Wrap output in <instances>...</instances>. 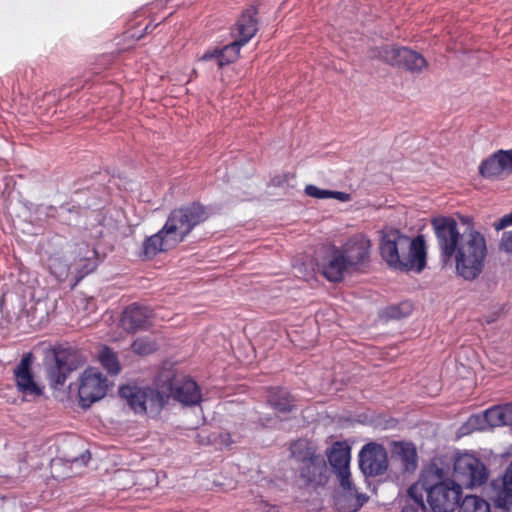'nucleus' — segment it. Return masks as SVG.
Returning <instances> with one entry per match:
<instances>
[{
	"instance_id": "nucleus-1",
	"label": "nucleus",
	"mask_w": 512,
	"mask_h": 512,
	"mask_svg": "<svg viewBox=\"0 0 512 512\" xmlns=\"http://www.w3.org/2000/svg\"><path fill=\"white\" fill-rule=\"evenodd\" d=\"M440 257L443 262H455L457 275L472 281L483 271L487 257L486 239L479 231L467 229L460 233L457 221L439 216L431 221Z\"/></svg>"
},
{
	"instance_id": "nucleus-2",
	"label": "nucleus",
	"mask_w": 512,
	"mask_h": 512,
	"mask_svg": "<svg viewBox=\"0 0 512 512\" xmlns=\"http://www.w3.org/2000/svg\"><path fill=\"white\" fill-rule=\"evenodd\" d=\"M119 395L135 413L151 417L160 414L170 397L186 406L200 404L202 397L197 383L186 377L173 380L167 377V383L157 384L156 387L122 386Z\"/></svg>"
},
{
	"instance_id": "nucleus-3",
	"label": "nucleus",
	"mask_w": 512,
	"mask_h": 512,
	"mask_svg": "<svg viewBox=\"0 0 512 512\" xmlns=\"http://www.w3.org/2000/svg\"><path fill=\"white\" fill-rule=\"evenodd\" d=\"M380 255L386 264L395 270L421 272L426 265V245L422 235L415 238L394 228L381 232Z\"/></svg>"
},
{
	"instance_id": "nucleus-4",
	"label": "nucleus",
	"mask_w": 512,
	"mask_h": 512,
	"mask_svg": "<svg viewBox=\"0 0 512 512\" xmlns=\"http://www.w3.org/2000/svg\"><path fill=\"white\" fill-rule=\"evenodd\" d=\"M207 213L204 206L190 204L173 210L164 224L165 232H169L180 243L200 223L205 221Z\"/></svg>"
},
{
	"instance_id": "nucleus-5",
	"label": "nucleus",
	"mask_w": 512,
	"mask_h": 512,
	"mask_svg": "<svg viewBox=\"0 0 512 512\" xmlns=\"http://www.w3.org/2000/svg\"><path fill=\"white\" fill-rule=\"evenodd\" d=\"M372 57H377L387 64L419 73L427 67L426 59L418 52L406 47L383 46L372 50Z\"/></svg>"
},
{
	"instance_id": "nucleus-6",
	"label": "nucleus",
	"mask_w": 512,
	"mask_h": 512,
	"mask_svg": "<svg viewBox=\"0 0 512 512\" xmlns=\"http://www.w3.org/2000/svg\"><path fill=\"white\" fill-rule=\"evenodd\" d=\"M453 476L462 485L473 488L483 485L489 473L480 459L472 454L463 453L455 457Z\"/></svg>"
},
{
	"instance_id": "nucleus-7",
	"label": "nucleus",
	"mask_w": 512,
	"mask_h": 512,
	"mask_svg": "<svg viewBox=\"0 0 512 512\" xmlns=\"http://www.w3.org/2000/svg\"><path fill=\"white\" fill-rule=\"evenodd\" d=\"M426 491L433 512H453L459 504L462 488L454 481H443L426 488Z\"/></svg>"
},
{
	"instance_id": "nucleus-8",
	"label": "nucleus",
	"mask_w": 512,
	"mask_h": 512,
	"mask_svg": "<svg viewBox=\"0 0 512 512\" xmlns=\"http://www.w3.org/2000/svg\"><path fill=\"white\" fill-rule=\"evenodd\" d=\"M108 384L104 375L96 368H87L81 378L78 388L80 404L88 408L92 403L102 399L107 392Z\"/></svg>"
},
{
	"instance_id": "nucleus-9",
	"label": "nucleus",
	"mask_w": 512,
	"mask_h": 512,
	"mask_svg": "<svg viewBox=\"0 0 512 512\" xmlns=\"http://www.w3.org/2000/svg\"><path fill=\"white\" fill-rule=\"evenodd\" d=\"M348 262L351 270L361 271L370 262L371 241L364 234L351 236L341 247H339Z\"/></svg>"
},
{
	"instance_id": "nucleus-10",
	"label": "nucleus",
	"mask_w": 512,
	"mask_h": 512,
	"mask_svg": "<svg viewBox=\"0 0 512 512\" xmlns=\"http://www.w3.org/2000/svg\"><path fill=\"white\" fill-rule=\"evenodd\" d=\"M359 467L367 476H378L388 468L386 449L377 443L364 445L359 453Z\"/></svg>"
},
{
	"instance_id": "nucleus-11",
	"label": "nucleus",
	"mask_w": 512,
	"mask_h": 512,
	"mask_svg": "<svg viewBox=\"0 0 512 512\" xmlns=\"http://www.w3.org/2000/svg\"><path fill=\"white\" fill-rule=\"evenodd\" d=\"M300 477L309 486H324L329 478L324 457L314 452H307V455L302 459Z\"/></svg>"
},
{
	"instance_id": "nucleus-12",
	"label": "nucleus",
	"mask_w": 512,
	"mask_h": 512,
	"mask_svg": "<svg viewBox=\"0 0 512 512\" xmlns=\"http://www.w3.org/2000/svg\"><path fill=\"white\" fill-rule=\"evenodd\" d=\"M340 491L335 497V506L339 512H357L368 500V496L359 493L350 477L338 479Z\"/></svg>"
},
{
	"instance_id": "nucleus-13",
	"label": "nucleus",
	"mask_w": 512,
	"mask_h": 512,
	"mask_svg": "<svg viewBox=\"0 0 512 512\" xmlns=\"http://www.w3.org/2000/svg\"><path fill=\"white\" fill-rule=\"evenodd\" d=\"M480 174L486 179H499L512 173V149L498 150L482 161Z\"/></svg>"
},
{
	"instance_id": "nucleus-14",
	"label": "nucleus",
	"mask_w": 512,
	"mask_h": 512,
	"mask_svg": "<svg viewBox=\"0 0 512 512\" xmlns=\"http://www.w3.org/2000/svg\"><path fill=\"white\" fill-rule=\"evenodd\" d=\"M70 258H72L71 273L76 279L75 285L97 267L96 251L90 249L88 245L76 246L70 251Z\"/></svg>"
},
{
	"instance_id": "nucleus-15",
	"label": "nucleus",
	"mask_w": 512,
	"mask_h": 512,
	"mask_svg": "<svg viewBox=\"0 0 512 512\" xmlns=\"http://www.w3.org/2000/svg\"><path fill=\"white\" fill-rule=\"evenodd\" d=\"M32 363V354H25L20 363L14 369V377L18 390L25 396H40L42 389L34 381L30 370Z\"/></svg>"
},
{
	"instance_id": "nucleus-16",
	"label": "nucleus",
	"mask_w": 512,
	"mask_h": 512,
	"mask_svg": "<svg viewBox=\"0 0 512 512\" xmlns=\"http://www.w3.org/2000/svg\"><path fill=\"white\" fill-rule=\"evenodd\" d=\"M152 315L149 307L133 303L123 311L121 325L129 333L144 330L149 326Z\"/></svg>"
},
{
	"instance_id": "nucleus-17",
	"label": "nucleus",
	"mask_w": 512,
	"mask_h": 512,
	"mask_svg": "<svg viewBox=\"0 0 512 512\" xmlns=\"http://www.w3.org/2000/svg\"><path fill=\"white\" fill-rule=\"evenodd\" d=\"M327 459L338 479L350 477L351 448L346 442L333 443L327 451Z\"/></svg>"
},
{
	"instance_id": "nucleus-18",
	"label": "nucleus",
	"mask_w": 512,
	"mask_h": 512,
	"mask_svg": "<svg viewBox=\"0 0 512 512\" xmlns=\"http://www.w3.org/2000/svg\"><path fill=\"white\" fill-rule=\"evenodd\" d=\"M347 272L354 271L348 265L342 250L334 246L324 260L322 273L330 282H340Z\"/></svg>"
},
{
	"instance_id": "nucleus-19",
	"label": "nucleus",
	"mask_w": 512,
	"mask_h": 512,
	"mask_svg": "<svg viewBox=\"0 0 512 512\" xmlns=\"http://www.w3.org/2000/svg\"><path fill=\"white\" fill-rule=\"evenodd\" d=\"M255 15L256 10L249 8L239 17L231 29V35L234 40H238L245 45L254 37L258 30Z\"/></svg>"
},
{
	"instance_id": "nucleus-20",
	"label": "nucleus",
	"mask_w": 512,
	"mask_h": 512,
	"mask_svg": "<svg viewBox=\"0 0 512 512\" xmlns=\"http://www.w3.org/2000/svg\"><path fill=\"white\" fill-rule=\"evenodd\" d=\"M242 46L244 45L241 42L233 40L222 48L207 50L199 60L204 62L215 60L218 67L222 68L225 65L234 62L238 58Z\"/></svg>"
},
{
	"instance_id": "nucleus-21",
	"label": "nucleus",
	"mask_w": 512,
	"mask_h": 512,
	"mask_svg": "<svg viewBox=\"0 0 512 512\" xmlns=\"http://www.w3.org/2000/svg\"><path fill=\"white\" fill-rule=\"evenodd\" d=\"M178 244L169 232H165V226H163L156 234L146 238L143 243V253L147 258H152L160 252L174 248Z\"/></svg>"
},
{
	"instance_id": "nucleus-22",
	"label": "nucleus",
	"mask_w": 512,
	"mask_h": 512,
	"mask_svg": "<svg viewBox=\"0 0 512 512\" xmlns=\"http://www.w3.org/2000/svg\"><path fill=\"white\" fill-rule=\"evenodd\" d=\"M493 488L496 507L508 510L512 505V463L506 469L501 481L493 482Z\"/></svg>"
},
{
	"instance_id": "nucleus-23",
	"label": "nucleus",
	"mask_w": 512,
	"mask_h": 512,
	"mask_svg": "<svg viewBox=\"0 0 512 512\" xmlns=\"http://www.w3.org/2000/svg\"><path fill=\"white\" fill-rule=\"evenodd\" d=\"M481 422H485L489 427L507 426L502 406H493L487 409L482 416L472 415L467 424L474 429H484Z\"/></svg>"
},
{
	"instance_id": "nucleus-24",
	"label": "nucleus",
	"mask_w": 512,
	"mask_h": 512,
	"mask_svg": "<svg viewBox=\"0 0 512 512\" xmlns=\"http://www.w3.org/2000/svg\"><path fill=\"white\" fill-rule=\"evenodd\" d=\"M267 401L270 407L278 414L291 412L295 408V399L284 388H271L268 391Z\"/></svg>"
},
{
	"instance_id": "nucleus-25",
	"label": "nucleus",
	"mask_w": 512,
	"mask_h": 512,
	"mask_svg": "<svg viewBox=\"0 0 512 512\" xmlns=\"http://www.w3.org/2000/svg\"><path fill=\"white\" fill-rule=\"evenodd\" d=\"M392 455L397 457L406 471L417 468L418 456L414 444L408 442H393Z\"/></svg>"
},
{
	"instance_id": "nucleus-26",
	"label": "nucleus",
	"mask_w": 512,
	"mask_h": 512,
	"mask_svg": "<svg viewBox=\"0 0 512 512\" xmlns=\"http://www.w3.org/2000/svg\"><path fill=\"white\" fill-rule=\"evenodd\" d=\"M72 258L68 255L56 252L47 259V267L50 273L58 280L64 281L71 273Z\"/></svg>"
},
{
	"instance_id": "nucleus-27",
	"label": "nucleus",
	"mask_w": 512,
	"mask_h": 512,
	"mask_svg": "<svg viewBox=\"0 0 512 512\" xmlns=\"http://www.w3.org/2000/svg\"><path fill=\"white\" fill-rule=\"evenodd\" d=\"M458 512H491L490 504L477 495H466L458 504Z\"/></svg>"
},
{
	"instance_id": "nucleus-28",
	"label": "nucleus",
	"mask_w": 512,
	"mask_h": 512,
	"mask_svg": "<svg viewBox=\"0 0 512 512\" xmlns=\"http://www.w3.org/2000/svg\"><path fill=\"white\" fill-rule=\"evenodd\" d=\"M512 225V212L504 215L498 222L494 223V228L500 231L508 226ZM499 248L501 251L512 255V230L506 231L502 234Z\"/></svg>"
},
{
	"instance_id": "nucleus-29",
	"label": "nucleus",
	"mask_w": 512,
	"mask_h": 512,
	"mask_svg": "<svg viewBox=\"0 0 512 512\" xmlns=\"http://www.w3.org/2000/svg\"><path fill=\"white\" fill-rule=\"evenodd\" d=\"M99 361L112 375H117L121 370L116 354L108 347H104L99 353Z\"/></svg>"
},
{
	"instance_id": "nucleus-30",
	"label": "nucleus",
	"mask_w": 512,
	"mask_h": 512,
	"mask_svg": "<svg viewBox=\"0 0 512 512\" xmlns=\"http://www.w3.org/2000/svg\"><path fill=\"white\" fill-rule=\"evenodd\" d=\"M132 350L139 355H149L157 350L156 342L148 338H137L131 345Z\"/></svg>"
},
{
	"instance_id": "nucleus-31",
	"label": "nucleus",
	"mask_w": 512,
	"mask_h": 512,
	"mask_svg": "<svg viewBox=\"0 0 512 512\" xmlns=\"http://www.w3.org/2000/svg\"><path fill=\"white\" fill-rule=\"evenodd\" d=\"M55 360L56 368L52 372V377L57 384L62 385L66 380L67 373L70 372L71 369L66 366L65 362L63 361L60 355H56Z\"/></svg>"
},
{
	"instance_id": "nucleus-32",
	"label": "nucleus",
	"mask_w": 512,
	"mask_h": 512,
	"mask_svg": "<svg viewBox=\"0 0 512 512\" xmlns=\"http://www.w3.org/2000/svg\"><path fill=\"white\" fill-rule=\"evenodd\" d=\"M412 311V305L409 302L401 303L399 306H390L385 310L389 318H402L408 316Z\"/></svg>"
},
{
	"instance_id": "nucleus-33",
	"label": "nucleus",
	"mask_w": 512,
	"mask_h": 512,
	"mask_svg": "<svg viewBox=\"0 0 512 512\" xmlns=\"http://www.w3.org/2000/svg\"><path fill=\"white\" fill-rule=\"evenodd\" d=\"M408 496L412 500L411 503L406 504L405 506H413L419 511L420 509H424L423 495L421 493L420 487L417 484H414L408 489Z\"/></svg>"
},
{
	"instance_id": "nucleus-34",
	"label": "nucleus",
	"mask_w": 512,
	"mask_h": 512,
	"mask_svg": "<svg viewBox=\"0 0 512 512\" xmlns=\"http://www.w3.org/2000/svg\"><path fill=\"white\" fill-rule=\"evenodd\" d=\"M56 208L54 206L37 205L35 206L36 220L44 221L48 218L55 217Z\"/></svg>"
},
{
	"instance_id": "nucleus-35",
	"label": "nucleus",
	"mask_w": 512,
	"mask_h": 512,
	"mask_svg": "<svg viewBox=\"0 0 512 512\" xmlns=\"http://www.w3.org/2000/svg\"><path fill=\"white\" fill-rule=\"evenodd\" d=\"M305 192L308 196L317 198V199H328L330 198L331 191L320 189L315 185H307L305 188Z\"/></svg>"
},
{
	"instance_id": "nucleus-36",
	"label": "nucleus",
	"mask_w": 512,
	"mask_h": 512,
	"mask_svg": "<svg viewBox=\"0 0 512 512\" xmlns=\"http://www.w3.org/2000/svg\"><path fill=\"white\" fill-rule=\"evenodd\" d=\"M89 461H90V453L88 450H86L79 457L72 459L71 464L78 465V466H86Z\"/></svg>"
},
{
	"instance_id": "nucleus-37",
	"label": "nucleus",
	"mask_w": 512,
	"mask_h": 512,
	"mask_svg": "<svg viewBox=\"0 0 512 512\" xmlns=\"http://www.w3.org/2000/svg\"><path fill=\"white\" fill-rule=\"evenodd\" d=\"M506 425H512V403L501 405Z\"/></svg>"
},
{
	"instance_id": "nucleus-38",
	"label": "nucleus",
	"mask_w": 512,
	"mask_h": 512,
	"mask_svg": "<svg viewBox=\"0 0 512 512\" xmlns=\"http://www.w3.org/2000/svg\"><path fill=\"white\" fill-rule=\"evenodd\" d=\"M330 198L337 199L341 202H346L349 200L350 196H349V194H347L345 192L331 191Z\"/></svg>"
},
{
	"instance_id": "nucleus-39",
	"label": "nucleus",
	"mask_w": 512,
	"mask_h": 512,
	"mask_svg": "<svg viewBox=\"0 0 512 512\" xmlns=\"http://www.w3.org/2000/svg\"><path fill=\"white\" fill-rule=\"evenodd\" d=\"M401 512H419L413 506H404Z\"/></svg>"
},
{
	"instance_id": "nucleus-40",
	"label": "nucleus",
	"mask_w": 512,
	"mask_h": 512,
	"mask_svg": "<svg viewBox=\"0 0 512 512\" xmlns=\"http://www.w3.org/2000/svg\"><path fill=\"white\" fill-rule=\"evenodd\" d=\"M438 472H439V468H436V469L431 468L428 471V473H433V474H438Z\"/></svg>"
}]
</instances>
